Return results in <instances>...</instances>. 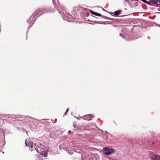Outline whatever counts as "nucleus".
Segmentation results:
<instances>
[{"mask_svg":"<svg viewBox=\"0 0 160 160\" xmlns=\"http://www.w3.org/2000/svg\"><path fill=\"white\" fill-rule=\"evenodd\" d=\"M103 151L104 152V153L107 156L114 153L115 152V150L113 148L110 147H105L103 148Z\"/></svg>","mask_w":160,"mask_h":160,"instance_id":"1","label":"nucleus"},{"mask_svg":"<svg viewBox=\"0 0 160 160\" xmlns=\"http://www.w3.org/2000/svg\"><path fill=\"white\" fill-rule=\"evenodd\" d=\"M150 157L152 160H159L160 158L159 155L153 153L150 154Z\"/></svg>","mask_w":160,"mask_h":160,"instance_id":"2","label":"nucleus"},{"mask_svg":"<svg viewBox=\"0 0 160 160\" xmlns=\"http://www.w3.org/2000/svg\"><path fill=\"white\" fill-rule=\"evenodd\" d=\"M35 150H36L38 152V151H39L40 152V153L42 156L44 157L47 156V153L45 151H43L41 149H39L38 148H37V149L35 148Z\"/></svg>","mask_w":160,"mask_h":160,"instance_id":"3","label":"nucleus"},{"mask_svg":"<svg viewBox=\"0 0 160 160\" xmlns=\"http://www.w3.org/2000/svg\"><path fill=\"white\" fill-rule=\"evenodd\" d=\"M25 143L27 146L31 148H33V144L32 142L29 141V139H27L26 140Z\"/></svg>","mask_w":160,"mask_h":160,"instance_id":"4","label":"nucleus"},{"mask_svg":"<svg viewBox=\"0 0 160 160\" xmlns=\"http://www.w3.org/2000/svg\"><path fill=\"white\" fill-rule=\"evenodd\" d=\"M35 19L33 17L31 16L29 18L27 21L30 24H32L34 22Z\"/></svg>","mask_w":160,"mask_h":160,"instance_id":"5","label":"nucleus"},{"mask_svg":"<svg viewBox=\"0 0 160 160\" xmlns=\"http://www.w3.org/2000/svg\"><path fill=\"white\" fill-rule=\"evenodd\" d=\"M94 116L93 115L91 114H88L86 115L85 116L83 117L84 119L85 120L90 121L91 120V119H89L88 118H90L91 117L93 118Z\"/></svg>","mask_w":160,"mask_h":160,"instance_id":"6","label":"nucleus"},{"mask_svg":"<svg viewBox=\"0 0 160 160\" xmlns=\"http://www.w3.org/2000/svg\"><path fill=\"white\" fill-rule=\"evenodd\" d=\"M90 12H91L92 14L96 16H102L101 14L96 12H95L92 10H90Z\"/></svg>","mask_w":160,"mask_h":160,"instance_id":"7","label":"nucleus"},{"mask_svg":"<svg viewBox=\"0 0 160 160\" xmlns=\"http://www.w3.org/2000/svg\"><path fill=\"white\" fill-rule=\"evenodd\" d=\"M151 2L153 4L159 5V0L155 1V0H152L151 1Z\"/></svg>","mask_w":160,"mask_h":160,"instance_id":"8","label":"nucleus"},{"mask_svg":"<svg viewBox=\"0 0 160 160\" xmlns=\"http://www.w3.org/2000/svg\"><path fill=\"white\" fill-rule=\"evenodd\" d=\"M121 12V11L120 10H118L114 12V14L116 16H118L119 14Z\"/></svg>","mask_w":160,"mask_h":160,"instance_id":"9","label":"nucleus"},{"mask_svg":"<svg viewBox=\"0 0 160 160\" xmlns=\"http://www.w3.org/2000/svg\"><path fill=\"white\" fill-rule=\"evenodd\" d=\"M67 152L69 154L72 155L73 153V152L72 151H70L69 152L68 150Z\"/></svg>","mask_w":160,"mask_h":160,"instance_id":"10","label":"nucleus"},{"mask_svg":"<svg viewBox=\"0 0 160 160\" xmlns=\"http://www.w3.org/2000/svg\"><path fill=\"white\" fill-rule=\"evenodd\" d=\"M40 11H41L40 9H38L36 11V13L37 14H38Z\"/></svg>","mask_w":160,"mask_h":160,"instance_id":"11","label":"nucleus"},{"mask_svg":"<svg viewBox=\"0 0 160 160\" xmlns=\"http://www.w3.org/2000/svg\"><path fill=\"white\" fill-rule=\"evenodd\" d=\"M38 158L39 160H43V159H42V157L41 156H38Z\"/></svg>","mask_w":160,"mask_h":160,"instance_id":"12","label":"nucleus"},{"mask_svg":"<svg viewBox=\"0 0 160 160\" xmlns=\"http://www.w3.org/2000/svg\"><path fill=\"white\" fill-rule=\"evenodd\" d=\"M141 0L144 2H146V3L147 2V1H146L145 0Z\"/></svg>","mask_w":160,"mask_h":160,"instance_id":"13","label":"nucleus"},{"mask_svg":"<svg viewBox=\"0 0 160 160\" xmlns=\"http://www.w3.org/2000/svg\"><path fill=\"white\" fill-rule=\"evenodd\" d=\"M69 110V108H68L66 111V112H68Z\"/></svg>","mask_w":160,"mask_h":160,"instance_id":"14","label":"nucleus"},{"mask_svg":"<svg viewBox=\"0 0 160 160\" xmlns=\"http://www.w3.org/2000/svg\"><path fill=\"white\" fill-rule=\"evenodd\" d=\"M159 5H160V0H159Z\"/></svg>","mask_w":160,"mask_h":160,"instance_id":"15","label":"nucleus"},{"mask_svg":"<svg viewBox=\"0 0 160 160\" xmlns=\"http://www.w3.org/2000/svg\"><path fill=\"white\" fill-rule=\"evenodd\" d=\"M29 150H30L31 151H32L33 150V149H31L30 148H29Z\"/></svg>","mask_w":160,"mask_h":160,"instance_id":"16","label":"nucleus"},{"mask_svg":"<svg viewBox=\"0 0 160 160\" xmlns=\"http://www.w3.org/2000/svg\"><path fill=\"white\" fill-rule=\"evenodd\" d=\"M67 112H65V115H66V114H67Z\"/></svg>","mask_w":160,"mask_h":160,"instance_id":"17","label":"nucleus"},{"mask_svg":"<svg viewBox=\"0 0 160 160\" xmlns=\"http://www.w3.org/2000/svg\"><path fill=\"white\" fill-rule=\"evenodd\" d=\"M120 35H121V34L120 33Z\"/></svg>","mask_w":160,"mask_h":160,"instance_id":"18","label":"nucleus"},{"mask_svg":"<svg viewBox=\"0 0 160 160\" xmlns=\"http://www.w3.org/2000/svg\"><path fill=\"white\" fill-rule=\"evenodd\" d=\"M102 9L104 10V9L102 8Z\"/></svg>","mask_w":160,"mask_h":160,"instance_id":"19","label":"nucleus"}]
</instances>
